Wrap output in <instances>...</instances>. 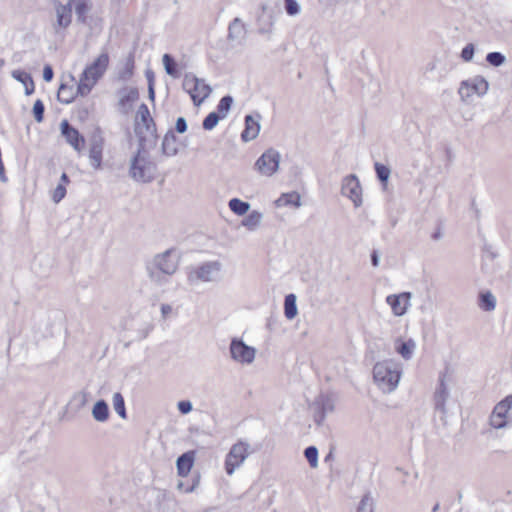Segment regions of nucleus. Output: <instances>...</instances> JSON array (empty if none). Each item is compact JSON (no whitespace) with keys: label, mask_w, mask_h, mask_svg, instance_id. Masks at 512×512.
I'll use <instances>...</instances> for the list:
<instances>
[{"label":"nucleus","mask_w":512,"mask_h":512,"mask_svg":"<svg viewBox=\"0 0 512 512\" xmlns=\"http://www.w3.org/2000/svg\"><path fill=\"white\" fill-rule=\"evenodd\" d=\"M91 9L89 0H78L75 4L76 14H87Z\"/></svg>","instance_id":"nucleus-45"},{"label":"nucleus","mask_w":512,"mask_h":512,"mask_svg":"<svg viewBox=\"0 0 512 512\" xmlns=\"http://www.w3.org/2000/svg\"><path fill=\"white\" fill-rule=\"evenodd\" d=\"M60 130L66 142L70 144L76 151L80 152L84 148V136L79 132L78 129L72 126L68 120H62L60 123Z\"/></svg>","instance_id":"nucleus-9"},{"label":"nucleus","mask_w":512,"mask_h":512,"mask_svg":"<svg viewBox=\"0 0 512 512\" xmlns=\"http://www.w3.org/2000/svg\"><path fill=\"white\" fill-rule=\"evenodd\" d=\"M118 94V111L126 116L132 111L133 103L139 99V90L137 87H123L118 90Z\"/></svg>","instance_id":"nucleus-10"},{"label":"nucleus","mask_w":512,"mask_h":512,"mask_svg":"<svg viewBox=\"0 0 512 512\" xmlns=\"http://www.w3.org/2000/svg\"><path fill=\"white\" fill-rule=\"evenodd\" d=\"M229 207L235 214L243 215L248 211L249 204L235 198L229 201Z\"/></svg>","instance_id":"nucleus-36"},{"label":"nucleus","mask_w":512,"mask_h":512,"mask_svg":"<svg viewBox=\"0 0 512 512\" xmlns=\"http://www.w3.org/2000/svg\"><path fill=\"white\" fill-rule=\"evenodd\" d=\"M45 105L41 99H37L34 102L32 108V114L37 123H41L44 120Z\"/></svg>","instance_id":"nucleus-37"},{"label":"nucleus","mask_w":512,"mask_h":512,"mask_svg":"<svg viewBox=\"0 0 512 512\" xmlns=\"http://www.w3.org/2000/svg\"><path fill=\"white\" fill-rule=\"evenodd\" d=\"M70 81L73 82L75 80L74 76L72 74L69 75Z\"/></svg>","instance_id":"nucleus-64"},{"label":"nucleus","mask_w":512,"mask_h":512,"mask_svg":"<svg viewBox=\"0 0 512 512\" xmlns=\"http://www.w3.org/2000/svg\"><path fill=\"white\" fill-rule=\"evenodd\" d=\"M225 101H226V102H225V103H226L225 105H226V112H227V111L229 110V108H230V105H231L232 101H233V100H232V97H230V96H226V100H225Z\"/></svg>","instance_id":"nucleus-61"},{"label":"nucleus","mask_w":512,"mask_h":512,"mask_svg":"<svg viewBox=\"0 0 512 512\" xmlns=\"http://www.w3.org/2000/svg\"><path fill=\"white\" fill-rule=\"evenodd\" d=\"M148 98L150 101L155 102V86H148Z\"/></svg>","instance_id":"nucleus-58"},{"label":"nucleus","mask_w":512,"mask_h":512,"mask_svg":"<svg viewBox=\"0 0 512 512\" xmlns=\"http://www.w3.org/2000/svg\"><path fill=\"white\" fill-rule=\"evenodd\" d=\"M4 64H5L4 59H0V68H2L4 66Z\"/></svg>","instance_id":"nucleus-63"},{"label":"nucleus","mask_w":512,"mask_h":512,"mask_svg":"<svg viewBox=\"0 0 512 512\" xmlns=\"http://www.w3.org/2000/svg\"><path fill=\"white\" fill-rule=\"evenodd\" d=\"M104 147V138L101 135V130L98 128L91 137L89 158L91 165L95 169H100L102 165V154Z\"/></svg>","instance_id":"nucleus-12"},{"label":"nucleus","mask_w":512,"mask_h":512,"mask_svg":"<svg viewBox=\"0 0 512 512\" xmlns=\"http://www.w3.org/2000/svg\"><path fill=\"white\" fill-rule=\"evenodd\" d=\"M284 314L290 320L297 315L296 297L294 294H289L285 297Z\"/></svg>","instance_id":"nucleus-27"},{"label":"nucleus","mask_w":512,"mask_h":512,"mask_svg":"<svg viewBox=\"0 0 512 512\" xmlns=\"http://www.w3.org/2000/svg\"><path fill=\"white\" fill-rule=\"evenodd\" d=\"M487 61L493 66H500L504 63L505 58L501 53L491 52L486 57Z\"/></svg>","instance_id":"nucleus-44"},{"label":"nucleus","mask_w":512,"mask_h":512,"mask_svg":"<svg viewBox=\"0 0 512 512\" xmlns=\"http://www.w3.org/2000/svg\"><path fill=\"white\" fill-rule=\"evenodd\" d=\"M135 61L134 54L130 53L125 61V65L118 72V79L121 81H128L134 74Z\"/></svg>","instance_id":"nucleus-24"},{"label":"nucleus","mask_w":512,"mask_h":512,"mask_svg":"<svg viewBox=\"0 0 512 512\" xmlns=\"http://www.w3.org/2000/svg\"><path fill=\"white\" fill-rule=\"evenodd\" d=\"M182 87L192 97V94L195 95L199 90L200 79L194 75L186 74L183 79Z\"/></svg>","instance_id":"nucleus-25"},{"label":"nucleus","mask_w":512,"mask_h":512,"mask_svg":"<svg viewBox=\"0 0 512 512\" xmlns=\"http://www.w3.org/2000/svg\"><path fill=\"white\" fill-rule=\"evenodd\" d=\"M488 90V82L481 77L470 81H463L459 88V95L463 100L472 97L474 94L484 95Z\"/></svg>","instance_id":"nucleus-8"},{"label":"nucleus","mask_w":512,"mask_h":512,"mask_svg":"<svg viewBox=\"0 0 512 512\" xmlns=\"http://www.w3.org/2000/svg\"><path fill=\"white\" fill-rule=\"evenodd\" d=\"M190 485L189 483H186L185 481H179L177 484V488L181 491L185 492V488Z\"/></svg>","instance_id":"nucleus-60"},{"label":"nucleus","mask_w":512,"mask_h":512,"mask_svg":"<svg viewBox=\"0 0 512 512\" xmlns=\"http://www.w3.org/2000/svg\"><path fill=\"white\" fill-rule=\"evenodd\" d=\"M414 349H415V343L411 339L406 342H401V343H399V345L396 346V351L404 359H410L412 357Z\"/></svg>","instance_id":"nucleus-31"},{"label":"nucleus","mask_w":512,"mask_h":512,"mask_svg":"<svg viewBox=\"0 0 512 512\" xmlns=\"http://www.w3.org/2000/svg\"><path fill=\"white\" fill-rule=\"evenodd\" d=\"M448 392L444 385V382H440L439 389L435 393V406L437 409L444 410L445 400L447 398Z\"/></svg>","instance_id":"nucleus-33"},{"label":"nucleus","mask_w":512,"mask_h":512,"mask_svg":"<svg viewBox=\"0 0 512 512\" xmlns=\"http://www.w3.org/2000/svg\"><path fill=\"white\" fill-rule=\"evenodd\" d=\"M211 88L205 84L203 80H200L199 90L195 95L192 94L193 104L199 106L210 94Z\"/></svg>","instance_id":"nucleus-29"},{"label":"nucleus","mask_w":512,"mask_h":512,"mask_svg":"<svg viewBox=\"0 0 512 512\" xmlns=\"http://www.w3.org/2000/svg\"><path fill=\"white\" fill-rule=\"evenodd\" d=\"M110 62L108 52L103 51L92 63L88 64L80 75L77 83V93L81 97L87 96L97 82L105 74Z\"/></svg>","instance_id":"nucleus-2"},{"label":"nucleus","mask_w":512,"mask_h":512,"mask_svg":"<svg viewBox=\"0 0 512 512\" xmlns=\"http://www.w3.org/2000/svg\"><path fill=\"white\" fill-rule=\"evenodd\" d=\"M77 21L82 24H87V14H76Z\"/></svg>","instance_id":"nucleus-59"},{"label":"nucleus","mask_w":512,"mask_h":512,"mask_svg":"<svg viewBox=\"0 0 512 512\" xmlns=\"http://www.w3.org/2000/svg\"><path fill=\"white\" fill-rule=\"evenodd\" d=\"M372 264H373V266H377L378 265V257H377L375 252L372 255Z\"/></svg>","instance_id":"nucleus-62"},{"label":"nucleus","mask_w":512,"mask_h":512,"mask_svg":"<svg viewBox=\"0 0 512 512\" xmlns=\"http://www.w3.org/2000/svg\"><path fill=\"white\" fill-rule=\"evenodd\" d=\"M357 512H372V500L369 496H364L359 504Z\"/></svg>","instance_id":"nucleus-47"},{"label":"nucleus","mask_w":512,"mask_h":512,"mask_svg":"<svg viewBox=\"0 0 512 512\" xmlns=\"http://www.w3.org/2000/svg\"><path fill=\"white\" fill-rule=\"evenodd\" d=\"M24 88H25V94L27 96H30L34 93L35 91V85H34V81H33V78H31V80L27 81L26 83H24Z\"/></svg>","instance_id":"nucleus-53"},{"label":"nucleus","mask_w":512,"mask_h":512,"mask_svg":"<svg viewBox=\"0 0 512 512\" xmlns=\"http://www.w3.org/2000/svg\"><path fill=\"white\" fill-rule=\"evenodd\" d=\"M178 138L173 129H169L163 137L161 144V152L165 156H175L178 154Z\"/></svg>","instance_id":"nucleus-19"},{"label":"nucleus","mask_w":512,"mask_h":512,"mask_svg":"<svg viewBox=\"0 0 512 512\" xmlns=\"http://www.w3.org/2000/svg\"><path fill=\"white\" fill-rule=\"evenodd\" d=\"M246 33L244 24L239 21L238 19H235L230 25H229V35L231 37H241Z\"/></svg>","instance_id":"nucleus-38"},{"label":"nucleus","mask_w":512,"mask_h":512,"mask_svg":"<svg viewBox=\"0 0 512 512\" xmlns=\"http://www.w3.org/2000/svg\"><path fill=\"white\" fill-rule=\"evenodd\" d=\"M223 117L219 115L216 111L209 113L202 122V127L205 130L213 129Z\"/></svg>","instance_id":"nucleus-35"},{"label":"nucleus","mask_w":512,"mask_h":512,"mask_svg":"<svg viewBox=\"0 0 512 512\" xmlns=\"http://www.w3.org/2000/svg\"><path fill=\"white\" fill-rule=\"evenodd\" d=\"M512 407V394L500 401L493 409L490 424L496 429L503 428L508 423V412Z\"/></svg>","instance_id":"nucleus-7"},{"label":"nucleus","mask_w":512,"mask_h":512,"mask_svg":"<svg viewBox=\"0 0 512 512\" xmlns=\"http://www.w3.org/2000/svg\"><path fill=\"white\" fill-rule=\"evenodd\" d=\"M56 9V26L60 28H67L72 20V3L71 0L67 4L55 2Z\"/></svg>","instance_id":"nucleus-17"},{"label":"nucleus","mask_w":512,"mask_h":512,"mask_svg":"<svg viewBox=\"0 0 512 512\" xmlns=\"http://www.w3.org/2000/svg\"><path fill=\"white\" fill-rule=\"evenodd\" d=\"M187 128H188V125H187V121L184 117L180 116L176 119V123H175V126H174V133H179V134H183L187 131Z\"/></svg>","instance_id":"nucleus-46"},{"label":"nucleus","mask_w":512,"mask_h":512,"mask_svg":"<svg viewBox=\"0 0 512 512\" xmlns=\"http://www.w3.org/2000/svg\"><path fill=\"white\" fill-rule=\"evenodd\" d=\"M305 457L309 462L310 466L315 468L317 466L318 451L314 446H310L305 449Z\"/></svg>","instance_id":"nucleus-39"},{"label":"nucleus","mask_w":512,"mask_h":512,"mask_svg":"<svg viewBox=\"0 0 512 512\" xmlns=\"http://www.w3.org/2000/svg\"><path fill=\"white\" fill-rule=\"evenodd\" d=\"M222 264L219 261H209L188 267L187 281L191 286L200 282L214 281L219 275Z\"/></svg>","instance_id":"nucleus-5"},{"label":"nucleus","mask_w":512,"mask_h":512,"mask_svg":"<svg viewBox=\"0 0 512 512\" xmlns=\"http://www.w3.org/2000/svg\"><path fill=\"white\" fill-rule=\"evenodd\" d=\"M69 183H70L69 176L67 175V173L63 172L61 174L60 182L58 184H63L64 186H66V184H69Z\"/></svg>","instance_id":"nucleus-57"},{"label":"nucleus","mask_w":512,"mask_h":512,"mask_svg":"<svg viewBox=\"0 0 512 512\" xmlns=\"http://www.w3.org/2000/svg\"><path fill=\"white\" fill-rule=\"evenodd\" d=\"M54 77V71H53V68L50 64H45L44 67H43V80L45 82H50L52 81Z\"/></svg>","instance_id":"nucleus-52"},{"label":"nucleus","mask_w":512,"mask_h":512,"mask_svg":"<svg viewBox=\"0 0 512 512\" xmlns=\"http://www.w3.org/2000/svg\"><path fill=\"white\" fill-rule=\"evenodd\" d=\"M285 9L289 15H296L299 12V5L295 0H285Z\"/></svg>","instance_id":"nucleus-49"},{"label":"nucleus","mask_w":512,"mask_h":512,"mask_svg":"<svg viewBox=\"0 0 512 512\" xmlns=\"http://www.w3.org/2000/svg\"><path fill=\"white\" fill-rule=\"evenodd\" d=\"M149 143H138L136 153L130 160L129 175L135 181L150 183L156 177L157 165L149 159Z\"/></svg>","instance_id":"nucleus-1"},{"label":"nucleus","mask_w":512,"mask_h":512,"mask_svg":"<svg viewBox=\"0 0 512 512\" xmlns=\"http://www.w3.org/2000/svg\"><path fill=\"white\" fill-rule=\"evenodd\" d=\"M113 408L115 412L122 419H127V410L125 406V400L120 392H115L112 398Z\"/></svg>","instance_id":"nucleus-26"},{"label":"nucleus","mask_w":512,"mask_h":512,"mask_svg":"<svg viewBox=\"0 0 512 512\" xmlns=\"http://www.w3.org/2000/svg\"><path fill=\"white\" fill-rule=\"evenodd\" d=\"M87 402L86 393H77L73 396L70 404L75 405L76 410L81 409Z\"/></svg>","instance_id":"nucleus-43"},{"label":"nucleus","mask_w":512,"mask_h":512,"mask_svg":"<svg viewBox=\"0 0 512 512\" xmlns=\"http://www.w3.org/2000/svg\"><path fill=\"white\" fill-rule=\"evenodd\" d=\"M163 66L165 69V72L173 77V78H179L181 75V71L179 68V65L175 58L168 53H165L162 57Z\"/></svg>","instance_id":"nucleus-23"},{"label":"nucleus","mask_w":512,"mask_h":512,"mask_svg":"<svg viewBox=\"0 0 512 512\" xmlns=\"http://www.w3.org/2000/svg\"><path fill=\"white\" fill-rule=\"evenodd\" d=\"M147 265L160 270L165 275H173L178 269V258L175 256L174 249H167L155 255L153 261Z\"/></svg>","instance_id":"nucleus-6"},{"label":"nucleus","mask_w":512,"mask_h":512,"mask_svg":"<svg viewBox=\"0 0 512 512\" xmlns=\"http://www.w3.org/2000/svg\"><path fill=\"white\" fill-rule=\"evenodd\" d=\"M200 483V474L199 473H193L192 474V482L190 485H188L186 488H185V492L186 493H190V492H193L199 485Z\"/></svg>","instance_id":"nucleus-50"},{"label":"nucleus","mask_w":512,"mask_h":512,"mask_svg":"<svg viewBox=\"0 0 512 512\" xmlns=\"http://www.w3.org/2000/svg\"><path fill=\"white\" fill-rule=\"evenodd\" d=\"M342 194L351 199L356 207L361 205V186L356 176L351 175L344 179L342 185Z\"/></svg>","instance_id":"nucleus-14"},{"label":"nucleus","mask_w":512,"mask_h":512,"mask_svg":"<svg viewBox=\"0 0 512 512\" xmlns=\"http://www.w3.org/2000/svg\"><path fill=\"white\" fill-rule=\"evenodd\" d=\"M177 408L181 414L185 415L192 411L193 405L189 400H180L177 403Z\"/></svg>","instance_id":"nucleus-48"},{"label":"nucleus","mask_w":512,"mask_h":512,"mask_svg":"<svg viewBox=\"0 0 512 512\" xmlns=\"http://www.w3.org/2000/svg\"><path fill=\"white\" fill-rule=\"evenodd\" d=\"M401 375L400 367L392 361L378 362L373 368V376L376 382L386 387L389 391L396 388Z\"/></svg>","instance_id":"nucleus-4"},{"label":"nucleus","mask_w":512,"mask_h":512,"mask_svg":"<svg viewBox=\"0 0 512 512\" xmlns=\"http://www.w3.org/2000/svg\"><path fill=\"white\" fill-rule=\"evenodd\" d=\"M473 54H474V47L472 44H468L463 48L461 57L465 61H470L473 57Z\"/></svg>","instance_id":"nucleus-51"},{"label":"nucleus","mask_w":512,"mask_h":512,"mask_svg":"<svg viewBox=\"0 0 512 512\" xmlns=\"http://www.w3.org/2000/svg\"><path fill=\"white\" fill-rule=\"evenodd\" d=\"M195 451H187L181 454L176 460L177 473L180 477H187L193 468Z\"/></svg>","instance_id":"nucleus-18"},{"label":"nucleus","mask_w":512,"mask_h":512,"mask_svg":"<svg viewBox=\"0 0 512 512\" xmlns=\"http://www.w3.org/2000/svg\"><path fill=\"white\" fill-rule=\"evenodd\" d=\"M279 165V154L278 152L270 149L267 150L262 156L256 161L255 167L263 174L270 176L278 168Z\"/></svg>","instance_id":"nucleus-11"},{"label":"nucleus","mask_w":512,"mask_h":512,"mask_svg":"<svg viewBox=\"0 0 512 512\" xmlns=\"http://www.w3.org/2000/svg\"><path fill=\"white\" fill-rule=\"evenodd\" d=\"M134 132L138 138V143H149L150 147L157 145L159 138L157 126L145 103H141L138 107L135 116Z\"/></svg>","instance_id":"nucleus-3"},{"label":"nucleus","mask_w":512,"mask_h":512,"mask_svg":"<svg viewBox=\"0 0 512 512\" xmlns=\"http://www.w3.org/2000/svg\"><path fill=\"white\" fill-rule=\"evenodd\" d=\"M12 77L22 83L24 85V83H26L28 80L30 81L32 76L30 73L24 71V70H21V69H17V70H14L12 71Z\"/></svg>","instance_id":"nucleus-42"},{"label":"nucleus","mask_w":512,"mask_h":512,"mask_svg":"<svg viewBox=\"0 0 512 512\" xmlns=\"http://www.w3.org/2000/svg\"><path fill=\"white\" fill-rule=\"evenodd\" d=\"M410 293L404 292L399 295H390L386 301L391 306L395 315L401 316L406 313L409 305Z\"/></svg>","instance_id":"nucleus-16"},{"label":"nucleus","mask_w":512,"mask_h":512,"mask_svg":"<svg viewBox=\"0 0 512 512\" xmlns=\"http://www.w3.org/2000/svg\"><path fill=\"white\" fill-rule=\"evenodd\" d=\"M145 77L148 86H155V74L151 69L145 71Z\"/></svg>","instance_id":"nucleus-54"},{"label":"nucleus","mask_w":512,"mask_h":512,"mask_svg":"<svg viewBox=\"0 0 512 512\" xmlns=\"http://www.w3.org/2000/svg\"><path fill=\"white\" fill-rule=\"evenodd\" d=\"M224 108H226V105H224V97H222L217 105L216 112L221 115L224 118Z\"/></svg>","instance_id":"nucleus-56"},{"label":"nucleus","mask_w":512,"mask_h":512,"mask_svg":"<svg viewBox=\"0 0 512 512\" xmlns=\"http://www.w3.org/2000/svg\"><path fill=\"white\" fill-rule=\"evenodd\" d=\"M67 190L63 184H58L53 191L52 200L54 203H59L66 196Z\"/></svg>","instance_id":"nucleus-41"},{"label":"nucleus","mask_w":512,"mask_h":512,"mask_svg":"<svg viewBox=\"0 0 512 512\" xmlns=\"http://www.w3.org/2000/svg\"><path fill=\"white\" fill-rule=\"evenodd\" d=\"M260 130L259 123L250 115L245 118V129L243 130L241 137L244 141L253 140L257 137Z\"/></svg>","instance_id":"nucleus-22"},{"label":"nucleus","mask_w":512,"mask_h":512,"mask_svg":"<svg viewBox=\"0 0 512 512\" xmlns=\"http://www.w3.org/2000/svg\"><path fill=\"white\" fill-rule=\"evenodd\" d=\"M80 96L77 93V90L74 91L72 85H68L67 83H61L57 92V100L63 104H70L74 101V99Z\"/></svg>","instance_id":"nucleus-21"},{"label":"nucleus","mask_w":512,"mask_h":512,"mask_svg":"<svg viewBox=\"0 0 512 512\" xmlns=\"http://www.w3.org/2000/svg\"><path fill=\"white\" fill-rule=\"evenodd\" d=\"M92 416L97 422H106L110 416L108 403L103 399L96 401L92 408Z\"/></svg>","instance_id":"nucleus-20"},{"label":"nucleus","mask_w":512,"mask_h":512,"mask_svg":"<svg viewBox=\"0 0 512 512\" xmlns=\"http://www.w3.org/2000/svg\"><path fill=\"white\" fill-rule=\"evenodd\" d=\"M230 353L234 360L247 364L251 363L255 357V349L238 340L231 342Z\"/></svg>","instance_id":"nucleus-15"},{"label":"nucleus","mask_w":512,"mask_h":512,"mask_svg":"<svg viewBox=\"0 0 512 512\" xmlns=\"http://www.w3.org/2000/svg\"><path fill=\"white\" fill-rule=\"evenodd\" d=\"M479 306L485 311H492L495 308L494 296L490 292L481 294Z\"/></svg>","instance_id":"nucleus-34"},{"label":"nucleus","mask_w":512,"mask_h":512,"mask_svg":"<svg viewBox=\"0 0 512 512\" xmlns=\"http://www.w3.org/2000/svg\"><path fill=\"white\" fill-rule=\"evenodd\" d=\"M375 170H376V173H377V176L378 178L383 182V183H386L388 178H389V175H390V170L388 167L380 164V163H376L375 164Z\"/></svg>","instance_id":"nucleus-40"},{"label":"nucleus","mask_w":512,"mask_h":512,"mask_svg":"<svg viewBox=\"0 0 512 512\" xmlns=\"http://www.w3.org/2000/svg\"><path fill=\"white\" fill-rule=\"evenodd\" d=\"M247 455L246 444L239 442L233 445L226 459V473L231 474L236 467L242 464Z\"/></svg>","instance_id":"nucleus-13"},{"label":"nucleus","mask_w":512,"mask_h":512,"mask_svg":"<svg viewBox=\"0 0 512 512\" xmlns=\"http://www.w3.org/2000/svg\"><path fill=\"white\" fill-rule=\"evenodd\" d=\"M172 312V307L169 304H162L161 305V314L162 317L165 319L168 317V315Z\"/></svg>","instance_id":"nucleus-55"},{"label":"nucleus","mask_w":512,"mask_h":512,"mask_svg":"<svg viewBox=\"0 0 512 512\" xmlns=\"http://www.w3.org/2000/svg\"><path fill=\"white\" fill-rule=\"evenodd\" d=\"M146 270H147V273H148V276L150 278V280L154 283H156L157 285H164L168 282V276L169 275H165L164 273H162L160 270H157L149 265L146 266Z\"/></svg>","instance_id":"nucleus-30"},{"label":"nucleus","mask_w":512,"mask_h":512,"mask_svg":"<svg viewBox=\"0 0 512 512\" xmlns=\"http://www.w3.org/2000/svg\"><path fill=\"white\" fill-rule=\"evenodd\" d=\"M277 206L293 205L298 207L300 205V196L296 192L283 194L277 201Z\"/></svg>","instance_id":"nucleus-28"},{"label":"nucleus","mask_w":512,"mask_h":512,"mask_svg":"<svg viewBox=\"0 0 512 512\" xmlns=\"http://www.w3.org/2000/svg\"><path fill=\"white\" fill-rule=\"evenodd\" d=\"M260 220L261 214L257 211H253L242 220V225L248 230H254L259 225Z\"/></svg>","instance_id":"nucleus-32"}]
</instances>
